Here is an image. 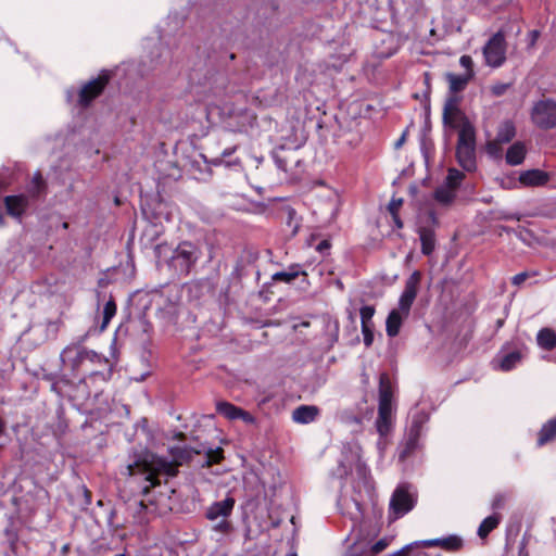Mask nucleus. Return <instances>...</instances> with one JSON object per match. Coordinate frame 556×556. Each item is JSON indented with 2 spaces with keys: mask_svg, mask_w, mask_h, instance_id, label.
Returning a JSON list of instances; mask_svg holds the SVG:
<instances>
[{
  "mask_svg": "<svg viewBox=\"0 0 556 556\" xmlns=\"http://www.w3.org/2000/svg\"><path fill=\"white\" fill-rule=\"evenodd\" d=\"M4 430V424L2 422V420H0V434L3 432Z\"/></svg>",
  "mask_w": 556,
  "mask_h": 556,
  "instance_id": "obj_52",
  "label": "nucleus"
},
{
  "mask_svg": "<svg viewBox=\"0 0 556 556\" xmlns=\"http://www.w3.org/2000/svg\"><path fill=\"white\" fill-rule=\"evenodd\" d=\"M503 142L497 141L496 138L486 142V153L493 159H501L503 154Z\"/></svg>",
  "mask_w": 556,
  "mask_h": 556,
  "instance_id": "obj_32",
  "label": "nucleus"
},
{
  "mask_svg": "<svg viewBox=\"0 0 556 556\" xmlns=\"http://www.w3.org/2000/svg\"><path fill=\"white\" fill-rule=\"evenodd\" d=\"M422 545L427 547L441 546L446 549H458L462 546V540L458 536L451 535L445 539H433L424 541Z\"/></svg>",
  "mask_w": 556,
  "mask_h": 556,
  "instance_id": "obj_19",
  "label": "nucleus"
},
{
  "mask_svg": "<svg viewBox=\"0 0 556 556\" xmlns=\"http://www.w3.org/2000/svg\"><path fill=\"white\" fill-rule=\"evenodd\" d=\"M506 501V496L502 493H497L494 495L491 506L493 509H500L504 506Z\"/></svg>",
  "mask_w": 556,
  "mask_h": 556,
  "instance_id": "obj_42",
  "label": "nucleus"
},
{
  "mask_svg": "<svg viewBox=\"0 0 556 556\" xmlns=\"http://www.w3.org/2000/svg\"><path fill=\"white\" fill-rule=\"evenodd\" d=\"M319 413L317 406L314 405H301L292 412V419L296 424H309L314 421Z\"/></svg>",
  "mask_w": 556,
  "mask_h": 556,
  "instance_id": "obj_14",
  "label": "nucleus"
},
{
  "mask_svg": "<svg viewBox=\"0 0 556 556\" xmlns=\"http://www.w3.org/2000/svg\"><path fill=\"white\" fill-rule=\"evenodd\" d=\"M516 136V127L509 119L502 122L497 128L496 139L504 144L510 142Z\"/></svg>",
  "mask_w": 556,
  "mask_h": 556,
  "instance_id": "obj_20",
  "label": "nucleus"
},
{
  "mask_svg": "<svg viewBox=\"0 0 556 556\" xmlns=\"http://www.w3.org/2000/svg\"><path fill=\"white\" fill-rule=\"evenodd\" d=\"M527 279V274L526 273H520L516 276H514L513 278V283L514 285H520L525 280Z\"/></svg>",
  "mask_w": 556,
  "mask_h": 556,
  "instance_id": "obj_48",
  "label": "nucleus"
},
{
  "mask_svg": "<svg viewBox=\"0 0 556 556\" xmlns=\"http://www.w3.org/2000/svg\"><path fill=\"white\" fill-rule=\"evenodd\" d=\"M500 520H501V517L496 514L483 519V521L480 523V526L478 528V532H477L478 535L481 539L486 538L489 535V533L498 526Z\"/></svg>",
  "mask_w": 556,
  "mask_h": 556,
  "instance_id": "obj_25",
  "label": "nucleus"
},
{
  "mask_svg": "<svg viewBox=\"0 0 556 556\" xmlns=\"http://www.w3.org/2000/svg\"><path fill=\"white\" fill-rule=\"evenodd\" d=\"M456 156L458 164L467 172H471L476 167L475 147L457 146Z\"/></svg>",
  "mask_w": 556,
  "mask_h": 556,
  "instance_id": "obj_13",
  "label": "nucleus"
},
{
  "mask_svg": "<svg viewBox=\"0 0 556 556\" xmlns=\"http://www.w3.org/2000/svg\"><path fill=\"white\" fill-rule=\"evenodd\" d=\"M125 469L128 476L144 475V480L150 484L142 488L143 494H147L150 488L160 483L156 479L159 473L174 477L178 471L176 465L151 452H143L136 460L129 463Z\"/></svg>",
  "mask_w": 556,
  "mask_h": 556,
  "instance_id": "obj_1",
  "label": "nucleus"
},
{
  "mask_svg": "<svg viewBox=\"0 0 556 556\" xmlns=\"http://www.w3.org/2000/svg\"><path fill=\"white\" fill-rule=\"evenodd\" d=\"M556 437V418L549 419L539 432L538 444L540 446L552 441Z\"/></svg>",
  "mask_w": 556,
  "mask_h": 556,
  "instance_id": "obj_24",
  "label": "nucleus"
},
{
  "mask_svg": "<svg viewBox=\"0 0 556 556\" xmlns=\"http://www.w3.org/2000/svg\"><path fill=\"white\" fill-rule=\"evenodd\" d=\"M3 224V216L0 214V226Z\"/></svg>",
  "mask_w": 556,
  "mask_h": 556,
  "instance_id": "obj_55",
  "label": "nucleus"
},
{
  "mask_svg": "<svg viewBox=\"0 0 556 556\" xmlns=\"http://www.w3.org/2000/svg\"><path fill=\"white\" fill-rule=\"evenodd\" d=\"M115 556H125V555H124V554H117V555H115Z\"/></svg>",
  "mask_w": 556,
  "mask_h": 556,
  "instance_id": "obj_58",
  "label": "nucleus"
},
{
  "mask_svg": "<svg viewBox=\"0 0 556 556\" xmlns=\"http://www.w3.org/2000/svg\"><path fill=\"white\" fill-rule=\"evenodd\" d=\"M68 227L67 223H63V228L66 229Z\"/></svg>",
  "mask_w": 556,
  "mask_h": 556,
  "instance_id": "obj_56",
  "label": "nucleus"
},
{
  "mask_svg": "<svg viewBox=\"0 0 556 556\" xmlns=\"http://www.w3.org/2000/svg\"><path fill=\"white\" fill-rule=\"evenodd\" d=\"M508 87H509L508 84L497 83V84H495V85H493L491 87V91H492V93L494 96L500 97V96H503L506 92Z\"/></svg>",
  "mask_w": 556,
  "mask_h": 556,
  "instance_id": "obj_43",
  "label": "nucleus"
},
{
  "mask_svg": "<svg viewBox=\"0 0 556 556\" xmlns=\"http://www.w3.org/2000/svg\"><path fill=\"white\" fill-rule=\"evenodd\" d=\"M205 466L210 467L213 464H217L223 459V450L220 447H217L215 450L208 448L205 452Z\"/></svg>",
  "mask_w": 556,
  "mask_h": 556,
  "instance_id": "obj_35",
  "label": "nucleus"
},
{
  "mask_svg": "<svg viewBox=\"0 0 556 556\" xmlns=\"http://www.w3.org/2000/svg\"><path fill=\"white\" fill-rule=\"evenodd\" d=\"M434 197L440 203L448 204L455 198V189L448 186L440 187L435 190Z\"/></svg>",
  "mask_w": 556,
  "mask_h": 556,
  "instance_id": "obj_30",
  "label": "nucleus"
},
{
  "mask_svg": "<svg viewBox=\"0 0 556 556\" xmlns=\"http://www.w3.org/2000/svg\"><path fill=\"white\" fill-rule=\"evenodd\" d=\"M526 147L522 142L517 141L513 143L506 152V163L511 166L520 165L526 157Z\"/></svg>",
  "mask_w": 556,
  "mask_h": 556,
  "instance_id": "obj_17",
  "label": "nucleus"
},
{
  "mask_svg": "<svg viewBox=\"0 0 556 556\" xmlns=\"http://www.w3.org/2000/svg\"><path fill=\"white\" fill-rule=\"evenodd\" d=\"M421 273L415 270L405 281V288L399 300V307L392 309L386 320V331L390 338L399 334L403 320L409 315L410 307L417 296Z\"/></svg>",
  "mask_w": 556,
  "mask_h": 556,
  "instance_id": "obj_2",
  "label": "nucleus"
},
{
  "mask_svg": "<svg viewBox=\"0 0 556 556\" xmlns=\"http://www.w3.org/2000/svg\"><path fill=\"white\" fill-rule=\"evenodd\" d=\"M362 332L364 336L365 345L370 346L374 341V325H363Z\"/></svg>",
  "mask_w": 556,
  "mask_h": 556,
  "instance_id": "obj_39",
  "label": "nucleus"
},
{
  "mask_svg": "<svg viewBox=\"0 0 556 556\" xmlns=\"http://www.w3.org/2000/svg\"><path fill=\"white\" fill-rule=\"evenodd\" d=\"M329 247H330L329 242H328V241H326V240H324V241H321V242H319V243H318V245H317V250H318V251H324V250L329 249Z\"/></svg>",
  "mask_w": 556,
  "mask_h": 556,
  "instance_id": "obj_49",
  "label": "nucleus"
},
{
  "mask_svg": "<svg viewBox=\"0 0 556 556\" xmlns=\"http://www.w3.org/2000/svg\"><path fill=\"white\" fill-rule=\"evenodd\" d=\"M416 498L405 484L399 485L390 500V510L394 518H399L410 511L415 506Z\"/></svg>",
  "mask_w": 556,
  "mask_h": 556,
  "instance_id": "obj_7",
  "label": "nucleus"
},
{
  "mask_svg": "<svg viewBox=\"0 0 556 556\" xmlns=\"http://www.w3.org/2000/svg\"><path fill=\"white\" fill-rule=\"evenodd\" d=\"M61 361L64 366L76 372L86 362H101V357L93 351H88L80 345L72 344L61 353Z\"/></svg>",
  "mask_w": 556,
  "mask_h": 556,
  "instance_id": "obj_4",
  "label": "nucleus"
},
{
  "mask_svg": "<svg viewBox=\"0 0 556 556\" xmlns=\"http://www.w3.org/2000/svg\"><path fill=\"white\" fill-rule=\"evenodd\" d=\"M459 98L455 94L450 96L443 108V122L452 127L456 126L457 119L460 117Z\"/></svg>",
  "mask_w": 556,
  "mask_h": 556,
  "instance_id": "obj_11",
  "label": "nucleus"
},
{
  "mask_svg": "<svg viewBox=\"0 0 556 556\" xmlns=\"http://www.w3.org/2000/svg\"><path fill=\"white\" fill-rule=\"evenodd\" d=\"M379 401L392 402V386L388 374L379 378Z\"/></svg>",
  "mask_w": 556,
  "mask_h": 556,
  "instance_id": "obj_26",
  "label": "nucleus"
},
{
  "mask_svg": "<svg viewBox=\"0 0 556 556\" xmlns=\"http://www.w3.org/2000/svg\"><path fill=\"white\" fill-rule=\"evenodd\" d=\"M8 214L13 217H21L28 206V199L24 194L8 195L4 198Z\"/></svg>",
  "mask_w": 556,
  "mask_h": 556,
  "instance_id": "obj_12",
  "label": "nucleus"
},
{
  "mask_svg": "<svg viewBox=\"0 0 556 556\" xmlns=\"http://www.w3.org/2000/svg\"><path fill=\"white\" fill-rule=\"evenodd\" d=\"M429 415L424 409H416L412 413V422L408 429L404 454L412 453L418 447V441L422 434L424 426L428 422Z\"/></svg>",
  "mask_w": 556,
  "mask_h": 556,
  "instance_id": "obj_8",
  "label": "nucleus"
},
{
  "mask_svg": "<svg viewBox=\"0 0 556 556\" xmlns=\"http://www.w3.org/2000/svg\"><path fill=\"white\" fill-rule=\"evenodd\" d=\"M519 361L520 354L518 352H511L502 358L500 367L501 369L508 371L513 369Z\"/></svg>",
  "mask_w": 556,
  "mask_h": 556,
  "instance_id": "obj_33",
  "label": "nucleus"
},
{
  "mask_svg": "<svg viewBox=\"0 0 556 556\" xmlns=\"http://www.w3.org/2000/svg\"><path fill=\"white\" fill-rule=\"evenodd\" d=\"M392 426V416H379L376 420V427L381 437L386 435Z\"/></svg>",
  "mask_w": 556,
  "mask_h": 556,
  "instance_id": "obj_34",
  "label": "nucleus"
},
{
  "mask_svg": "<svg viewBox=\"0 0 556 556\" xmlns=\"http://www.w3.org/2000/svg\"><path fill=\"white\" fill-rule=\"evenodd\" d=\"M222 520L216 525V530L220 532H227L230 529V525L227 519L220 518Z\"/></svg>",
  "mask_w": 556,
  "mask_h": 556,
  "instance_id": "obj_46",
  "label": "nucleus"
},
{
  "mask_svg": "<svg viewBox=\"0 0 556 556\" xmlns=\"http://www.w3.org/2000/svg\"><path fill=\"white\" fill-rule=\"evenodd\" d=\"M418 235L421 242L422 254L427 256L431 255L437 243L434 230L429 227H420Z\"/></svg>",
  "mask_w": 556,
  "mask_h": 556,
  "instance_id": "obj_16",
  "label": "nucleus"
},
{
  "mask_svg": "<svg viewBox=\"0 0 556 556\" xmlns=\"http://www.w3.org/2000/svg\"><path fill=\"white\" fill-rule=\"evenodd\" d=\"M457 146H471L476 147V134L473 126L468 123L464 122L459 132H458V142Z\"/></svg>",
  "mask_w": 556,
  "mask_h": 556,
  "instance_id": "obj_21",
  "label": "nucleus"
},
{
  "mask_svg": "<svg viewBox=\"0 0 556 556\" xmlns=\"http://www.w3.org/2000/svg\"><path fill=\"white\" fill-rule=\"evenodd\" d=\"M361 314V321L363 325H374L372 324V316L375 314V307L370 305H365L359 311Z\"/></svg>",
  "mask_w": 556,
  "mask_h": 556,
  "instance_id": "obj_38",
  "label": "nucleus"
},
{
  "mask_svg": "<svg viewBox=\"0 0 556 556\" xmlns=\"http://www.w3.org/2000/svg\"><path fill=\"white\" fill-rule=\"evenodd\" d=\"M157 304L161 309L165 312L168 316H175L177 314V303L175 300H172L169 296H165L161 294L157 299Z\"/></svg>",
  "mask_w": 556,
  "mask_h": 556,
  "instance_id": "obj_29",
  "label": "nucleus"
},
{
  "mask_svg": "<svg viewBox=\"0 0 556 556\" xmlns=\"http://www.w3.org/2000/svg\"><path fill=\"white\" fill-rule=\"evenodd\" d=\"M239 419H242L247 424H254L255 418L248 412L241 409Z\"/></svg>",
  "mask_w": 556,
  "mask_h": 556,
  "instance_id": "obj_45",
  "label": "nucleus"
},
{
  "mask_svg": "<svg viewBox=\"0 0 556 556\" xmlns=\"http://www.w3.org/2000/svg\"><path fill=\"white\" fill-rule=\"evenodd\" d=\"M301 274L306 275L305 271L300 270L299 264H293V265L289 266L287 270L275 273L271 276V279L274 281H282L286 283H290L296 277H299Z\"/></svg>",
  "mask_w": 556,
  "mask_h": 556,
  "instance_id": "obj_22",
  "label": "nucleus"
},
{
  "mask_svg": "<svg viewBox=\"0 0 556 556\" xmlns=\"http://www.w3.org/2000/svg\"><path fill=\"white\" fill-rule=\"evenodd\" d=\"M379 416H392V402L379 401Z\"/></svg>",
  "mask_w": 556,
  "mask_h": 556,
  "instance_id": "obj_40",
  "label": "nucleus"
},
{
  "mask_svg": "<svg viewBox=\"0 0 556 556\" xmlns=\"http://www.w3.org/2000/svg\"><path fill=\"white\" fill-rule=\"evenodd\" d=\"M463 177H464L463 173H460L459 170H457L455 168H451L448 170V174L446 177V184L448 187L456 189L459 186Z\"/></svg>",
  "mask_w": 556,
  "mask_h": 556,
  "instance_id": "obj_36",
  "label": "nucleus"
},
{
  "mask_svg": "<svg viewBox=\"0 0 556 556\" xmlns=\"http://www.w3.org/2000/svg\"><path fill=\"white\" fill-rule=\"evenodd\" d=\"M139 505H140L141 508H146V505H144L143 501H140Z\"/></svg>",
  "mask_w": 556,
  "mask_h": 556,
  "instance_id": "obj_54",
  "label": "nucleus"
},
{
  "mask_svg": "<svg viewBox=\"0 0 556 556\" xmlns=\"http://www.w3.org/2000/svg\"><path fill=\"white\" fill-rule=\"evenodd\" d=\"M235 503L236 500L230 495L223 501L213 503L206 510V518L210 520L227 519L232 513Z\"/></svg>",
  "mask_w": 556,
  "mask_h": 556,
  "instance_id": "obj_10",
  "label": "nucleus"
},
{
  "mask_svg": "<svg viewBox=\"0 0 556 556\" xmlns=\"http://www.w3.org/2000/svg\"><path fill=\"white\" fill-rule=\"evenodd\" d=\"M199 248L191 242L180 243L174 251L169 260L173 266L180 275H187L191 267L200 258Z\"/></svg>",
  "mask_w": 556,
  "mask_h": 556,
  "instance_id": "obj_3",
  "label": "nucleus"
},
{
  "mask_svg": "<svg viewBox=\"0 0 556 556\" xmlns=\"http://www.w3.org/2000/svg\"><path fill=\"white\" fill-rule=\"evenodd\" d=\"M505 37L503 33L497 31L493 35L483 48L485 63L492 67H500L506 56Z\"/></svg>",
  "mask_w": 556,
  "mask_h": 556,
  "instance_id": "obj_6",
  "label": "nucleus"
},
{
  "mask_svg": "<svg viewBox=\"0 0 556 556\" xmlns=\"http://www.w3.org/2000/svg\"><path fill=\"white\" fill-rule=\"evenodd\" d=\"M217 412L230 420L239 419L241 408L228 403H217Z\"/></svg>",
  "mask_w": 556,
  "mask_h": 556,
  "instance_id": "obj_27",
  "label": "nucleus"
},
{
  "mask_svg": "<svg viewBox=\"0 0 556 556\" xmlns=\"http://www.w3.org/2000/svg\"><path fill=\"white\" fill-rule=\"evenodd\" d=\"M387 544L384 541L380 540L375 543L371 547L374 554H378L386 548Z\"/></svg>",
  "mask_w": 556,
  "mask_h": 556,
  "instance_id": "obj_47",
  "label": "nucleus"
},
{
  "mask_svg": "<svg viewBox=\"0 0 556 556\" xmlns=\"http://www.w3.org/2000/svg\"><path fill=\"white\" fill-rule=\"evenodd\" d=\"M405 141V134L402 135V137L395 142V148L399 149L403 142Z\"/></svg>",
  "mask_w": 556,
  "mask_h": 556,
  "instance_id": "obj_51",
  "label": "nucleus"
},
{
  "mask_svg": "<svg viewBox=\"0 0 556 556\" xmlns=\"http://www.w3.org/2000/svg\"><path fill=\"white\" fill-rule=\"evenodd\" d=\"M109 81V75L102 74L83 86L79 92V103L87 106L94 98H97L104 89Z\"/></svg>",
  "mask_w": 556,
  "mask_h": 556,
  "instance_id": "obj_9",
  "label": "nucleus"
},
{
  "mask_svg": "<svg viewBox=\"0 0 556 556\" xmlns=\"http://www.w3.org/2000/svg\"><path fill=\"white\" fill-rule=\"evenodd\" d=\"M532 122L542 129H551L556 126V102L542 100L535 103L531 113Z\"/></svg>",
  "mask_w": 556,
  "mask_h": 556,
  "instance_id": "obj_5",
  "label": "nucleus"
},
{
  "mask_svg": "<svg viewBox=\"0 0 556 556\" xmlns=\"http://www.w3.org/2000/svg\"><path fill=\"white\" fill-rule=\"evenodd\" d=\"M287 556H296V554H289V555H287Z\"/></svg>",
  "mask_w": 556,
  "mask_h": 556,
  "instance_id": "obj_57",
  "label": "nucleus"
},
{
  "mask_svg": "<svg viewBox=\"0 0 556 556\" xmlns=\"http://www.w3.org/2000/svg\"><path fill=\"white\" fill-rule=\"evenodd\" d=\"M548 176L540 169L525 170L519 176L520 184L525 186H542L546 184Z\"/></svg>",
  "mask_w": 556,
  "mask_h": 556,
  "instance_id": "obj_15",
  "label": "nucleus"
},
{
  "mask_svg": "<svg viewBox=\"0 0 556 556\" xmlns=\"http://www.w3.org/2000/svg\"><path fill=\"white\" fill-rule=\"evenodd\" d=\"M472 76L473 73H465L463 75L447 73L445 77L450 85V91L456 93L464 90Z\"/></svg>",
  "mask_w": 556,
  "mask_h": 556,
  "instance_id": "obj_18",
  "label": "nucleus"
},
{
  "mask_svg": "<svg viewBox=\"0 0 556 556\" xmlns=\"http://www.w3.org/2000/svg\"><path fill=\"white\" fill-rule=\"evenodd\" d=\"M459 63H460V65L463 67H465L467 70L466 73H473V71H472L473 62H472V59L469 55L460 56Z\"/></svg>",
  "mask_w": 556,
  "mask_h": 556,
  "instance_id": "obj_44",
  "label": "nucleus"
},
{
  "mask_svg": "<svg viewBox=\"0 0 556 556\" xmlns=\"http://www.w3.org/2000/svg\"><path fill=\"white\" fill-rule=\"evenodd\" d=\"M403 204V199H392L388 205V210L391 214V216H395V214L399 213L400 207Z\"/></svg>",
  "mask_w": 556,
  "mask_h": 556,
  "instance_id": "obj_41",
  "label": "nucleus"
},
{
  "mask_svg": "<svg viewBox=\"0 0 556 556\" xmlns=\"http://www.w3.org/2000/svg\"><path fill=\"white\" fill-rule=\"evenodd\" d=\"M45 188H46V184H45V180H43L41 174L36 173L33 177V180L30 181V184L27 187V191L30 197L38 198L45 191Z\"/></svg>",
  "mask_w": 556,
  "mask_h": 556,
  "instance_id": "obj_28",
  "label": "nucleus"
},
{
  "mask_svg": "<svg viewBox=\"0 0 556 556\" xmlns=\"http://www.w3.org/2000/svg\"><path fill=\"white\" fill-rule=\"evenodd\" d=\"M505 218H507V219H509V218H516V219H518V220H519V217H518V216H515V215H507V216H505Z\"/></svg>",
  "mask_w": 556,
  "mask_h": 556,
  "instance_id": "obj_53",
  "label": "nucleus"
},
{
  "mask_svg": "<svg viewBox=\"0 0 556 556\" xmlns=\"http://www.w3.org/2000/svg\"><path fill=\"white\" fill-rule=\"evenodd\" d=\"M116 314V304L114 302L113 299L109 300L105 305H104V308H103V320H102V324H101V327H100V330L103 331L110 320L113 318V316Z\"/></svg>",
  "mask_w": 556,
  "mask_h": 556,
  "instance_id": "obj_31",
  "label": "nucleus"
},
{
  "mask_svg": "<svg viewBox=\"0 0 556 556\" xmlns=\"http://www.w3.org/2000/svg\"><path fill=\"white\" fill-rule=\"evenodd\" d=\"M536 341L542 349L551 351L556 346V333L549 328H543L539 331Z\"/></svg>",
  "mask_w": 556,
  "mask_h": 556,
  "instance_id": "obj_23",
  "label": "nucleus"
},
{
  "mask_svg": "<svg viewBox=\"0 0 556 556\" xmlns=\"http://www.w3.org/2000/svg\"><path fill=\"white\" fill-rule=\"evenodd\" d=\"M236 151V148H228V149H225L222 153V155L217 159L214 160V164L215 165H219V164H225L226 166H232V165H238L239 164V160L236 159L235 161L232 162H227L225 159L230 156L233 152Z\"/></svg>",
  "mask_w": 556,
  "mask_h": 556,
  "instance_id": "obj_37",
  "label": "nucleus"
},
{
  "mask_svg": "<svg viewBox=\"0 0 556 556\" xmlns=\"http://www.w3.org/2000/svg\"><path fill=\"white\" fill-rule=\"evenodd\" d=\"M392 219L397 228L403 227V223H402L401 218L399 217V214H395V216H392Z\"/></svg>",
  "mask_w": 556,
  "mask_h": 556,
  "instance_id": "obj_50",
  "label": "nucleus"
}]
</instances>
